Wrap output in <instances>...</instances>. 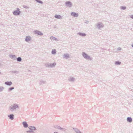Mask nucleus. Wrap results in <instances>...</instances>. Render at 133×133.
<instances>
[{
    "instance_id": "f257e3e1",
    "label": "nucleus",
    "mask_w": 133,
    "mask_h": 133,
    "mask_svg": "<svg viewBox=\"0 0 133 133\" xmlns=\"http://www.w3.org/2000/svg\"><path fill=\"white\" fill-rule=\"evenodd\" d=\"M19 107L18 104H14L9 107V109L11 111H13L16 109H18Z\"/></svg>"
},
{
    "instance_id": "f03ea898",
    "label": "nucleus",
    "mask_w": 133,
    "mask_h": 133,
    "mask_svg": "<svg viewBox=\"0 0 133 133\" xmlns=\"http://www.w3.org/2000/svg\"><path fill=\"white\" fill-rule=\"evenodd\" d=\"M56 63L55 62L52 63H49L45 64V66L46 67L52 68L56 66Z\"/></svg>"
},
{
    "instance_id": "7ed1b4c3",
    "label": "nucleus",
    "mask_w": 133,
    "mask_h": 133,
    "mask_svg": "<svg viewBox=\"0 0 133 133\" xmlns=\"http://www.w3.org/2000/svg\"><path fill=\"white\" fill-rule=\"evenodd\" d=\"M29 129L30 130L26 131L27 133H34L33 131H35L36 130V128L35 127L30 126L29 127Z\"/></svg>"
},
{
    "instance_id": "20e7f679",
    "label": "nucleus",
    "mask_w": 133,
    "mask_h": 133,
    "mask_svg": "<svg viewBox=\"0 0 133 133\" xmlns=\"http://www.w3.org/2000/svg\"><path fill=\"white\" fill-rule=\"evenodd\" d=\"M20 13V11H19V9L18 8L17 9V10L14 11L13 12V14L15 15H19Z\"/></svg>"
},
{
    "instance_id": "39448f33",
    "label": "nucleus",
    "mask_w": 133,
    "mask_h": 133,
    "mask_svg": "<svg viewBox=\"0 0 133 133\" xmlns=\"http://www.w3.org/2000/svg\"><path fill=\"white\" fill-rule=\"evenodd\" d=\"M23 125V127L25 128H26L28 126V125L26 122H23L22 123Z\"/></svg>"
},
{
    "instance_id": "423d86ee",
    "label": "nucleus",
    "mask_w": 133,
    "mask_h": 133,
    "mask_svg": "<svg viewBox=\"0 0 133 133\" xmlns=\"http://www.w3.org/2000/svg\"><path fill=\"white\" fill-rule=\"evenodd\" d=\"M68 79L69 81L73 82L75 81V79L73 77H70L68 78Z\"/></svg>"
},
{
    "instance_id": "0eeeda50",
    "label": "nucleus",
    "mask_w": 133,
    "mask_h": 133,
    "mask_svg": "<svg viewBox=\"0 0 133 133\" xmlns=\"http://www.w3.org/2000/svg\"><path fill=\"white\" fill-rule=\"evenodd\" d=\"M8 117L11 120H13L14 119V115L13 114L9 115L8 116Z\"/></svg>"
},
{
    "instance_id": "6e6552de",
    "label": "nucleus",
    "mask_w": 133,
    "mask_h": 133,
    "mask_svg": "<svg viewBox=\"0 0 133 133\" xmlns=\"http://www.w3.org/2000/svg\"><path fill=\"white\" fill-rule=\"evenodd\" d=\"M4 83L7 85L10 86L12 85V83L11 81H7L5 82Z\"/></svg>"
},
{
    "instance_id": "1a4fd4ad",
    "label": "nucleus",
    "mask_w": 133,
    "mask_h": 133,
    "mask_svg": "<svg viewBox=\"0 0 133 133\" xmlns=\"http://www.w3.org/2000/svg\"><path fill=\"white\" fill-rule=\"evenodd\" d=\"M127 121L128 122L131 123L132 122V119L131 117H128L127 119Z\"/></svg>"
},
{
    "instance_id": "9d476101",
    "label": "nucleus",
    "mask_w": 133,
    "mask_h": 133,
    "mask_svg": "<svg viewBox=\"0 0 133 133\" xmlns=\"http://www.w3.org/2000/svg\"><path fill=\"white\" fill-rule=\"evenodd\" d=\"M46 81L42 80H41L39 82V84L40 85H42L45 83Z\"/></svg>"
},
{
    "instance_id": "9b49d317",
    "label": "nucleus",
    "mask_w": 133,
    "mask_h": 133,
    "mask_svg": "<svg viewBox=\"0 0 133 133\" xmlns=\"http://www.w3.org/2000/svg\"><path fill=\"white\" fill-rule=\"evenodd\" d=\"M71 15L73 16H78V14L77 13H75V12H72L71 13Z\"/></svg>"
},
{
    "instance_id": "f8f14e48",
    "label": "nucleus",
    "mask_w": 133,
    "mask_h": 133,
    "mask_svg": "<svg viewBox=\"0 0 133 133\" xmlns=\"http://www.w3.org/2000/svg\"><path fill=\"white\" fill-rule=\"evenodd\" d=\"M35 33L40 35H43L42 33L41 32L38 31H35Z\"/></svg>"
},
{
    "instance_id": "ddd939ff",
    "label": "nucleus",
    "mask_w": 133,
    "mask_h": 133,
    "mask_svg": "<svg viewBox=\"0 0 133 133\" xmlns=\"http://www.w3.org/2000/svg\"><path fill=\"white\" fill-rule=\"evenodd\" d=\"M121 63V62L119 61H116L115 62V64L116 65H120Z\"/></svg>"
},
{
    "instance_id": "4468645a",
    "label": "nucleus",
    "mask_w": 133,
    "mask_h": 133,
    "mask_svg": "<svg viewBox=\"0 0 133 133\" xmlns=\"http://www.w3.org/2000/svg\"><path fill=\"white\" fill-rule=\"evenodd\" d=\"M61 129H60V130L63 131V132H66V130L67 129L64 128H62L61 127Z\"/></svg>"
},
{
    "instance_id": "2eb2a0df",
    "label": "nucleus",
    "mask_w": 133,
    "mask_h": 133,
    "mask_svg": "<svg viewBox=\"0 0 133 133\" xmlns=\"http://www.w3.org/2000/svg\"><path fill=\"white\" fill-rule=\"evenodd\" d=\"M31 39V38L29 36H27L26 37L25 40L26 41H28Z\"/></svg>"
},
{
    "instance_id": "dca6fc26",
    "label": "nucleus",
    "mask_w": 133,
    "mask_h": 133,
    "mask_svg": "<svg viewBox=\"0 0 133 133\" xmlns=\"http://www.w3.org/2000/svg\"><path fill=\"white\" fill-rule=\"evenodd\" d=\"M54 127L56 129H58L59 130L60 129H61L60 128L61 127H60V126H58L57 125H54Z\"/></svg>"
},
{
    "instance_id": "f3484780",
    "label": "nucleus",
    "mask_w": 133,
    "mask_h": 133,
    "mask_svg": "<svg viewBox=\"0 0 133 133\" xmlns=\"http://www.w3.org/2000/svg\"><path fill=\"white\" fill-rule=\"evenodd\" d=\"M55 18L58 19H60L61 18V16L59 15H55Z\"/></svg>"
},
{
    "instance_id": "a211bd4d",
    "label": "nucleus",
    "mask_w": 133,
    "mask_h": 133,
    "mask_svg": "<svg viewBox=\"0 0 133 133\" xmlns=\"http://www.w3.org/2000/svg\"><path fill=\"white\" fill-rule=\"evenodd\" d=\"M66 4L68 5V6H71V3L69 2H66Z\"/></svg>"
},
{
    "instance_id": "6ab92c4d",
    "label": "nucleus",
    "mask_w": 133,
    "mask_h": 133,
    "mask_svg": "<svg viewBox=\"0 0 133 133\" xmlns=\"http://www.w3.org/2000/svg\"><path fill=\"white\" fill-rule=\"evenodd\" d=\"M14 89V87H12L9 89L8 91H10Z\"/></svg>"
},
{
    "instance_id": "aec40b11",
    "label": "nucleus",
    "mask_w": 133,
    "mask_h": 133,
    "mask_svg": "<svg viewBox=\"0 0 133 133\" xmlns=\"http://www.w3.org/2000/svg\"><path fill=\"white\" fill-rule=\"evenodd\" d=\"M4 89V88L2 86H0V92L2 91Z\"/></svg>"
},
{
    "instance_id": "412c9836",
    "label": "nucleus",
    "mask_w": 133,
    "mask_h": 133,
    "mask_svg": "<svg viewBox=\"0 0 133 133\" xmlns=\"http://www.w3.org/2000/svg\"><path fill=\"white\" fill-rule=\"evenodd\" d=\"M56 52V51L55 49H53L52 51V54H55Z\"/></svg>"
},
{
    "instance_id": "4be33fe9",
    "label": "nucleus",
    "mask_w": 133,
    "mask_h": 133,
    "mask_svg": "<svg viewBox=\"0 0 133 133\" xmlns=\"http://www.w3.org/2000/svg\"><path fill=\"white\" fill-rule=\"evenodd\" d=\"M11 72L12 73H16L17 74H18L19 73V71H11Z\"/></svg>"
},
{
    "instance_id": "5701e85b",
    "label": "nucleus",
    "mask_w": 133,
    "mask_h": 133,
    "mask_svg": "<svg viewBox=\"0 0 133 133\" xmlns=\"http://www.w3.org/2000/svg\"><path fill=\"white\" fill-rule=\"evenodd\" d=\"M83 55L84 57L87 58L88 57L87 55L85 53H83Z\"/></svg>"
},
{
    "instance_id": "b1692460",
    "label": "nucleus",
    "mask_w": 133,
    "mask_h": 133,
    "mask_svg": "<svg viewBox=\"0 0 133 133\" xmlns=\"http://www.w3.org/2000/svg\"><path fill=\"white\" fill-rule=\"evenodd\" d=\"M17 60V61L18 62H21L22 61V59H16Z\"/></svg>"
},
{
    "instance_id": "393cba45",
    "label": "nucleus",
    "mask_w": 133,
    "mask_h": 133,
    "mask_svg": "<svg viewBox=\"0 0 133 133\" xmlns=\"http://www.w3.org/2000/svg\"><path fill=\"white\" fill-rule=\"evenodd\" d=\"M81 35L82 36H85L86 35L85 34H81Z\"/></svg>"
},
{
    "instance_id": "a878e982",
    "label": "nucleus",
    "mask_w": 133,
    "mask_h": 133,
    "mask_svg": "<svg viewBox=\"0 0 133 133\" xmlns=\"http://www.w3.org/2000/svg\"><path fill=\"white\" fill-rule=\"evenodd\" d=\"M122 8L123 9H125V8H126L125 7H122Z\"/></svg>"
},
{
    "instance_id": "bb28decb",
    "label": "nucleus",
    "mask_w": 133,
    "mask_h": 133,
    "mask_svg": "<svg viewBox=\"0 0 133 133\" xmlns=\"http://www.w3.org/2000/svg\"><path fill=\"white\" fill-rule=\"evenodd\" d=\"M38 2H39V3H42V2L41 1H38Z\"/></svg>"
},
{
    "instance_id": "cd10ccee",
    "label": "nucleus",
    "mask_w": 133,
    "mask_h": 133,
    "mask_svg": "<svg viewBox=\"0 0 133 133\" xmlns=\"http://www.w3.org/2000/svg\"><path fill=\"white\" fill-rule=\"evenodd\" d=\"M131 18L133 19V15H131Z\"/></svg>"
},
{
    "instance_id": "c85d7f7f",
    "label": "nucleus",
    "mask_w": 133,
    "mask_h": 133,
    "mask_svg": "<svg viewBox=\"0 0 133 133\" xmlns=\"http://www.w3.org/2000/svg\"><path fill=\"white\" fill-rule=\"evenodd\" d=\"M88 59V60H91V59H91V58H90V59Z\"/></svg>"
},
{
    "instance_id": "c756f323",
    "label": "nucleus",
    "mask_w": 133,
    "mask_h": 133,
    "mask_svg": "<svg viewBox=\"0 0 133 133\" xmlns=\"http://www.w3.org/2000/svg\"><path fill=\"white\" fill-rule=\"evenodd\" d=\"M2 64H1L0 63V66H2Z\"/></svg>"
},
{
    "instance_id": "7c9ffc66",
    "label": "nucleus",
    "mask_w": 133,
    "mask_h": 133,
    "mask_svg": "<svg viewBox=\"0 0 133 133\" xmlns=\"http://www.w3.org/2000/svg\"><path fill=\"white\" fill-rule=\"evenodd\" d=\"M54 133H58V132H56V131H55V132H54Z\"/></svg>"
},
{
    "instance_id": "2f4dec72",
    "label": "nucleus",
    "mask_w": 133,
    "mask_h": 133,
    "mask_svg": "<svg viewBox=\"0 0 133 133\" xmlns=\"http://www.w3.org/2000/svg\"><path fill=\"white\" fill-rule=\"evenodd\" d=\"M15 56H14L13 57L14 58L15 57Z\"/></svg>"
},
{
    "instance_id": "473e14b6",
    "label": "nucleus",
    "mask_w": 133,
    "mask_h": 133,
    "mask_svg": "<svg viewBox=\"0 0 133 133\" xmlns=\"http://www.w3.org/2000/svg\"><path fill=\"white\" fill-rule=\"evenodd\" d=\"M28 71H30V70H28Z\"/></svg>"
},
{
    "instance_id": "72a5a7b5",
    "label": "nucleus",
    "mask_w": 133,
    "mask_h": 133,
    "mask_svg": "<svg viewBox=\"0 0 133 133\" xmlns=\"http://www.w3.org/2000/svg\"><path fill=\"white\" fill-rule=\"evenodd\" d=\"M132 47H133V44H132Z\"/></svg>"
},
{
    "instance_id": "f704fd0d",
    "label": "nucleus",
    "mask_w": 133,
    "mask_h": 133,
    "mask_svg": "<svg viewBox=\"0 0 133 133\" xmlns=\"http://www.w3.org/2000/svg\"><path fill=\"white\" fill-rule=\"evenodd\" d=\"M20 58V57H18V58Z\"/></svg>"
},
{
    "instance_id": "c9c22d12",
    "label": "nucleus",
    "mask_w": 133,
    "mask_h": 133,
    "mask_svg": "<svg viewBox=\"0 0 133 133\" xmlns=\"http://www.w3.org/2000/svg\"><path fill=\"white\" fill-rule=\"evenodd\" d=\"M1 74V72H0V74Z\"/></svg>"
}]
</instances>
